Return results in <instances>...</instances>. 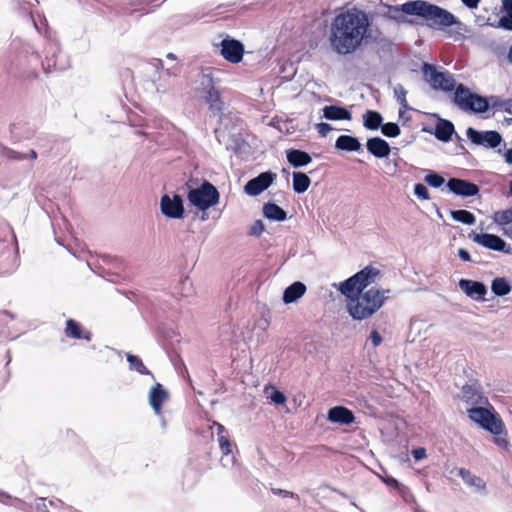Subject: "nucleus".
Segmentation results:
<instances>
[{"label":"nucleus","mask_w":512,"mask_h":512,"mask_svg":"<svg viewBox=\"0 0 512 512\" xmlns=\"http://www.w3.org/2000/svg\"><path fill=\"white\" fill-rule=\"evenodd\" d=\"M370 26L368 15L352 8L337 15L331 24L330 43L340 55L353 53L359 48Z\"/></svg>","instance_id":"nucleus-1"},{"label":"nucleus","mask_w":512,"mask_h":512,"mask_svg":"<svg viewBox=\"0 0 512 512\" xmlns=\"http://www.w3.org/2000/svg\"><path fill=\"white\" fill-rule=\"evenodd\" d=\"M406 10L408 15L421 17L428 27L435 30H443L454 25L461 27L463 24L448 10L423 0H415Z\"/></svg>","instance_id":"nucleus-2"},{"label":"nucleus","mask_w":512,"mask_h":512,"mask_svg":"<svg viewBox=\"0 0 512 512\" xmlns=\"http://www.w3.org/2000/svg\"><path fill=\"white\" fill-rule=\"evenodd\" d=\"M389 290L371 288L347 302L346 308L354 320H364L376 313L384 304Z\"/></svg>","instance_id":"nucleus-3"},{"label":"nucleus","mask_w":512,"mask_h":512,"mask_svg":"<svg viewBox=\"0 0 512 512\" xmlns=\"http://www.w3.org/2000/svg\"><path fill=\"white\" fill-rule=\"evenodd\" d=\"M220 194L217 188L208 181H204L199 187L190 188L187 199L198 210L206 211L219 202Z\"/></svg>","instance_id":"nucleus-4"},{"label":"nucleus","mask_w":512,"mask_h":512,"mask_svg":"<svg viewBox=\"0 0 512 512\" xmlns=\"http://www.w3.org/2000/svg\"><path fill=\"white\" fill-rule=\"evenodd\" d=\"M469 418L484 430L493 435H500L504 431V423L493 409L473 407L468 409Z\"/></svg>","instance_id":"nucleus-5"},{"label":"nucleus","mask_w":512,"mask_h":512,"mask_svg":"<svg viewBox=\"0 0 512 512\" xmlns=\"http://www.w3.org/2000/svg\"><path fill=\"white\" fill-rule=\"evenodd\" d=\"M453 102L464 111H472L475 113L487 112V104L484 97L472 93L463 84H459L455 87Z\"/></svg>","instance_id":"nucleus-6"},{"label":"nucleus","mask_w":512,"mask_h":512,"mask_svg":"<svg viewBox=\"0 0 512 512\" xmlns=\"http://www.w3.org/2000/svg\"><path fill=\"white\" fill-rule=\"evenodd\" d=\"M422 72L425 80L435 90L450 92L456 87L454 76L448 71H438L435 66L424 63Z\"/></svg>","instance_id":"nucleus-7"},{"label":"nucleus","mask_w":512,"mask_h":512,"mask_svg":"<svg viewBox=\"0 0 512 512\" xmlns=\"http://www.w3.org/2000/svg\"><path fill=\"white\" fill-rule=\"evenodd\" d=\"M466 136L472 144L487 149H496L503 142L502 135L495 130L479 131L473 127H468Z\"/></svg>","instance_id":"nucleus-8"},{"label":"nucleus","mask_w":512,"mask_h":512,"mask_svg":"<svg viewBox=\"0 0 512 512\" xmlns=\"http://www.w3.org/2000/svg\"><path fill=\"white\" fill-rule=\"evenodd\" d=\"M276 177L271 171L262 172L245 184L244 192L249 196H258L272 185Z\"/></svg>","instance_id":"nucleus-9"},{"label":"nucleus","mask_w":512,"mask_h":512,"mask_svg":"<svg viewBox=\"0 0 512 512\" xmlns=\"http://www.w3.org/2000/svg\"><path fill=\"white\" fill-rule=\"evenodd\" d=\"M160 208L163 215L172 219H181L184 216L183 199L175 194L172 198L165 194L161 197Z\"/></svg>","instance_id":"nucleus-10"},{"label":"nucleus","mask_w":512,"mask_h":512,"mask_svg":"<svg viewBox=\"0 0 512 512\" xmlns=\"http://www.w3.org/2000/svg\"><path fill=\"white\" fill-rule=\"evenodd\" d=\"M244 45L236 39L225 38L220 43V55L231 63H239L243 58Z\"/></svg>","instance_id":"nucleus-11"},{"label":"nucleus","mask_w":512,"mask_h":512,"mask_svg":"<svg viewBox=\"0 0 512 512\" xmlns=\"http://www.w3.org/2000/svg\"><path fill=\"white\" fill-rule=\"evenodd\" d=\"M446 186L450 192L461 197H471L479 193V187L475 183L459 178H450Z\"/></svg>","instance_id":"nucleus-12"},{"label":"nucleus","mask_w":512,"mask_h":512,"mask_svg":"<svg viewBox=\"0 0 512 512\" xmlns=\"http://www.w3.org/2000/svg\"><path fill=\"white\" fill-rule=\"evenodd\" d=\"M458 286L469 298L476 301L484 300L487 294V287L480 281L461 279Z\"/></svg>","instance_id":"nucleus-13"},{"label":"nucleus","mask_w":512,"mask_h":512,"mask_svg":"<svg viewBox=\"0 0 512 512\" xmlns=\"http://www.w3.org/2000/svg\"><path fill=\"white\" fill-rule=\"evenodd\" d=\"M469 238L474 241L475 243L493 250V251H500V249H503L505 247V241L495 234H489V233H475L471 232L469 234Z\"/></svg>","instance_id":"nucleus-14"},{"label":"nucleus","mask_w":512,"mask_h":512,"mask_svg":"<svg viewBox=\"0 0 512 512\" xmlns=\"http://www.w3.org/2000/svg\"><path fill=\"white\" fill-rule=\"evenodd\" d=\"M169 398L168 391L160 383H155L149 390L148 401L154 413L161 415L162 405Z\"/></svg>","instance_id":"nucleus-15"},{"label":"nucleus","mask_w":512,"mask_h":512,"mask_svg":"<svg viewBox=\"0 0 512 512\" xmlns=\"http://www.w3.org/2000/svg\"><path fill=\"white\" fill-rule=\"evenodd\" d=\"M327 419L332 423L350 425L355 417L351 410L343 406H335L328 410Z\"/></svg>","instance_id":"nucleus-16"},{"label":"nucleus","mask_w":512,"mask_h":512,"mask_svg":"<svg viewBox=\"0 0 512 512\" xmlns=\"http://www.w3.org/2000/svg\"><path fill=\"white\" fill-rule=\"evenodd\" d=\"M366 148L369 153L377 158H386L391 152L388 142L380 137L369 138L366 142Z\"/></svg>","instance_id":"nucleus-17"},{"label":"nucleus","mask_w":512,"mask_h":512,"mask_svg":"<svg viewBox=\"0 0 512 512\" xmlns=\"http://www.w3.org/2000/svg\"><path fill=\"white\" fill-rule=\"evenodd\" d=\"M358 277H355V274L345 281L337 284H334L335 287L347 298V302L351 299L356 298L361 291H359V286L357 284Z\"/></svg>","instance_id":"nucleus-18"},{"label":"nucleus","mask_w":512,"mask_h":512,"mask_svg":"<svg viewBox=\"0 0 512 512\" xmlns=\"http://www.w3.org/2000/svg\"><path fill=\"white\" fill-rule=\"evenodd\" d=\"M305 292V284L300 281H296L284 290L282 300L285 304L295 303L305 294Z\"/></svg>","instance_id":"nucleus-19"},{"label":"nucleus","mask_w":512,"mask_h":512,"mask_svg":"<svg viewBox=\"0 0 512 512\" xmlns=\"http://www.w3.org/2000/svg\"><path fill=\"white\" fill-rule=\"evenodd\" d=\"M323 117L330 121H339V120H351L352 114L345 107L337 106V105H329L325 106L323 109Z\"/></svg>","instance_id":"nucleus-20"},{"label":"nucleus","mask_w":512,"mask_h":512,"mask_svg":"<svg viewBox=\"0 0 512 512\" xmlns=\"http://www.w3.org/2000/svg\"><path fill=\"white\" fill-rule=\"evenodd\" d=\"M378 275L379 270L372 266H367L361 271L357 272L355 277H358L357 284L359 286V291H361V293L365 292L364 290L375 281Z\"/></svg>","instance_id":"nucleus-21"},{"label":"nucleus","mask_w":512,"mask_h":512,"mask_svg":"<svg viewBox=\"0 0 512 512\" xmlns=\"http://www.w3.org/2000/svg\"><path fill=\"white\" fill-rule=\"evenodd\" d=\"M286 158L294 168L304 167L312 162V158L307 152L298 149H288Z\"/></svg>","instance_id":"nucleus-22"},{"label":"nucleus","mask_w":512,"mask_h":512,"mask_svg":"<svg viewBox=\"0 0 512 512\" xmlns=\"http://www.w3.org/2000/svg\"><path fill=\"white\" fill-rule=\"evenodd\" d=\"M454 132L455 129L453 123L449 120L440 118L435 126L433 134L439 141L449 142Z\"/></svg>","instance_id":"nucleus-23"},{"label":"nucleus","mask_w":512,"mask_h":512,"mask_svg":"<svg viewBox=\"0 0 512 512\" xmlns=\"http://www.w3.org/2000/svg\"><path fill=\"white\" fill-rule=\"evenodd\" d=\"M458 475L467 486L474 487L477 491L485 492L486 482L481 477L472 474L470 470L459 468Z\"/></svg>","instance_id":"nucleus-24"},{"label":"nucleus","mask_w":512,"mask_h":512,"mask_svg":"<svg viewBox=\"0 0 512 512\" xmlns=\"http://www.w3.org/2000/svg\"><path fill=\"white\" fill-rule=\"evenodd\" d=\"M463 401L475 405L483 403V396L476 384H465L461 389Z\"/></svg>","instance_id":"nucleus-25"},{"label":"nucleus","mask_w":512,"mask_h":512,"mask_svg":"<svg viewBox=\"0 0 512 512\" xmlns=\"http://www.w3.org/2000/svg\"><path fill=\"white\" fill-rule=\"evenodd\" d=\"M175 74L171 72V69L163 70L159 73L158 79L152 81L154 91L158 94H164L168 92L172 87L171 76Z\"/></svg>","instance_id":"nucleus-26"},{"label":"nucleus","mask_w":512,"mask_h":512,"mask_svg":"<svg viewBox=\"0 0 512 512\" xmlns=\"http://www.w3.org/2000/svg\"><path fill=\"white\" fill-rule=\"evenodd\" d=\"M335 148L338 150L354 152L361 150V143L354 136L340 135L335 142Z\"/></svg>","instance_id":"nucleus-27"},{"label":"nucleus","mask_w":512,"mask_h":512,"mask_svg":"<svg viewBox=\"0 0 512 512\" xmlns=\"http://www.w3.org/2000/svg\"><path fill=\"white\" fill-rule=\"evenodd\" d=\"M65 334L69 338L85 339L86 341H90L92 337L90 332L83 333L80 325L73 319L67 320Z\"/></svg>","instance_id":"nucleus-28"},{"label":"nucleus","mask_w":512,"mask_h":512,"mask_svg":"<svg viewBox=\"0 0 512 512\" xmlns=\"http://www.w3.org/2000/svg\"><path fill=\"white\" fill-rule=\"evenodd\" d=\"M263 215L273 221H284L287 218V213L280 206L275 203H266L263 205Z\"/></svg>","instance_id":"nucleus-29"},{"label":"nucleus","mask_w":512,"mask_h":512,"mask_svg":"<svg viewBox=\"0 0 512 512\" xmlns=\"http://www.w3.org/2000/svg\"><path fill=\"white\" fill-rule=\"evenodd\" d=\"M383 123L382 115L374 110H367L363 114V126L368 130H378Z\"/></svg>","instance_id":"nucleus-30"},{"label":"nucleus","mask_w":512,"mask_h":512,"mask_svg":"<svg viewBox=\"0 0 512 512\" xmlns=\"http://www.w3.org/2000/svg\"><path fill=\"white\" fill-rule=\"evenodd\" d=\"M491 291L495 296L503 297L512 291V285L505 277H497L491 282Z\"/></svg>","instance_id":"nucleus-31"},{"label":"nucleus","mask_w":512,"mask_h":512,"mask_svg":"<svg viewBox=\"0 0 512 512\" xmlns=\"http://www.w3.org/2000/svg\"><path fill=\"white\" fill-rule=\"evenodd\" d=\"M215 88V81L210 72L203 71L198 75L196 90L204 95Z\"/></svg>","instance_id":"nucleus-32"},{"label":"nucleus","mask_w":512,"mask_h":512,"mask_svg":"<svg viewBox=\"0 0 512 512\" xmlns=\"http://www.w3.org/2000/svg\"><path fill=\"white\" fill-rule=\"evenodd\" d=\"M127 362L129 364V370L136 371L139 374L149 375L154 380V375L146 368L143 361L136 355L131 353L126 354Z\"/></svg>","instance_id":"nucleus-33"},{"label":"nucleus","mask_w":512,"mask_h":512,"mask_svg":"<svg viewBox=\"0 0 512 512\" xmlns=\"http://www.w3.org/2000/svg\"><path fill=\"white\" fill-rule=\"evenodd\" d=\"M293 190L297 194H302L307 191L310 186V178L303 172H293Z\"/></svg>","instance_id":"nucleus-34"},{"label":"nucleus","mask_w":512,"mask_h":512,"mask_svg":"<svg viewBox=\"0 0 512 512\" xmlns=\"http://www.w3.org/2000/svg\"><path fill=\"white\" fill-rule=\"evenodd\" d=\"M202 97L204 98L205 102L209 104V108L211 111H213L214 113L222 111L223 102L221 101L219 91L216 88H214L211 91H208L207 93L202 95Z\"/></svg>","instance_id":"nucleus-35"},{"label":"nucleus","mask_w":512,"mask_h":512,"mask_svg":"<svg viewBox=\"0 0 512 512\" xmlns=\"http://www.w3.org/2000/svg\"><path fill=\"white\" fill-rule=\"evenodd\" d=\"M214 426L217 429V436L220 449L222 453L227 456L231 453L232 444L230 440L225 435H223V433L225 432V427L216 422L214 423Z\"/></svg>","instance_id":"nucleus-36"},{"label":"nucleus","mask_w":512,"mask_h":512,"mask_svg":"<svg viewBox=\"0 0 512 512\" xmlns=\"http://www.w3.org/2000/svg\"><path fill=\"white\" fill-rule=\"evenodd\" d=\"M450 215L454 221L466 224V225H473L476 222L475 216L467 211V210H451Z\"/></svg>","instance_id":"nucleus-37"},{"label":"nucleus","mask_w":512,"mask_h":512,"mask_svg":"<svg viewBox=\"0 0 512 512\" xmlns=\"http://www.w3.org/2000/svg\"><path fill=\"white\" fill-rule=\"evenodd\" d=\"M393 92H394V97L396 98V100L398 101V103L401 106L399 109V115L402 116V114L405 110L410 109V107L407 103V100H406L407 90L401 84H396L393 88Z\"/></svg>","instance_id":"nucleus-38"},{"label":"nucleus","mask_w":512,"mask_h":512,"mask_svg":"<svg viewBox=\"0 0 512 512\" xmlns=\"http://www.w3.org/2000/svg\"><path fill=\"white\" fill-rule=\"evenodd\" d=\"M413 1H408V2H405L404 4L400 5V6H389V5H386L387 8H388V11L386 13V16L389 18V19H393V20H396V21H399L403 18V14H407L408 15V11L406 10V7L412 3Z\"/></svg>","instance_id":"nucleus-39"},{"label":"nucleus","mask_w":512,"mask_h":512,"mask_svg":"<svg viewBox=\"0 0 512 512\" xmlns=\"http://www.w3.org/2000/svg\"><path fill=\"white\" fill-rule=\"evenodd\" d=\"M380 128H381L382 134L389 138L397 137L398 135H400V132H401L399 126L393 122H389L386 124L382 123V126Z\"/></svg>","instance_id":"nucleus-40"},{"label":"nucleus","mask_w":512,"mask_h":512,"mask_svg":"<svg viewBox=\"0 0 512 512\" xmlns=\"http://www.w3.org/2000/svg\"><path fill=\"white\" fill-rule=\"evenodd\" d=\"M424 180L428 185H430L433 188H439L445 183L444 178L440 174L433 171H430L425 176Z\"/></svg>","instance_id":"nucleus-41"},{"label":"nucleus","mask_w":512,"mask_h":512,"mask_svg":"<svg viewBox=\"0 0 512 512\" xmlns=\"http://www.w3.org/2000/svg\"><path fill=\"white\" fill-rule=\"evenodd\" d=\"M484 100L486 101V104H487V110L489 108L503 110L504 103L506 101V99H504L500 96H496V95H493L490 97H484Z\"/></svg>","instance_id":"nucleus-42"},{"label":"nucleus","mask_w":512,"mask_h":512,"mask_svg":"<svg viewBox=\"0 0 512 512\" xmlns=\"http://www.w3.org/2000/svg\"><path fill=\"white\" fill-rule=\"evenodd\" d=\"M494 220L499 225H506L512 222V207L510 209L495 213Z\"/></svg>","instance_id":"nucleus-43"},{"label":"nucleus","mask_w":512,"mask_h":512,"mask_svg":"<svg viewBox=\"0 0 512 512\" xmlns=\"http://www.w3.org/2000/svg\"><path fill=\"white\" fill-rule=\"evenodd\" d=\"M495 28H502L504 30L512 31V14H504L500 17L496 24H491Z\"/></svg>","instance_id":"nucleus-44"},{"label":"nucleus","mask_w":512,"mask_h":512,"mask_svg":"<svg viewBox=\"0 0 512 512\" xmlns=\"http://www.w3.org/2000/svg\"><path fill=\"white\" fill-rule=\"evenodd\" d=\"M414 194L422 200L429 199L428 189L424 184L417 183L414 185Z\"/></svg>","instance_id":"nucleus-45"},{"label":"nucleus","mask_w":512,"mask_h":512,"mask_svg":"<svg viewBox=\"0 0 512 512\" xmlns=\"http://www.w3.org/2000/svg\"><path fill=\"white\" fill-rule=\"evenodd\" d=\"M267 397L275 404H284L286 401L284 393L274 388H272L271 394Z\"/></svg>","instance_id":"nucleus-46"},{"label":"nucleus","mask_w":512,"mask_h":512,"mask_svg":"<svg viewBox=\"0 0 512 512\" xmlns=\"http://www.w3.org/2000/svg\"><path fill=\"white\" fill-rule=\"evenodd\" d=\"M265 226L262 220H256L250 227L249 234L251 236H260L264 231Z\"/></svg>","instance_id":"nucleus-47"},{"label":"nucleus","mask_w":512,"mask_h":512,"mask_svg":"<svg viewBox=\"0 0 512 512\" xmlns=\"http://www.w3.org/2000/svg\"><path fill=\"white\" fill-rule=\"evenodd\" d=\"M316 129L322 137H326L328 133L332 130V126L328 123L321 122L316 124Z\"/></svg>","instance_id":"nucleus-48"},{"label":"nucleus","mask_w":512,"mask_h":512,"mask_svg":"<svg viewBox=\"0 0 512 512\" xmlns=\"http://www.w3.org/2000/svg\"><path fill=\"white\" fill-rule=\"evenodd\" d=\"M412 456L414 457L415 461H421L426 457V450L425 448L419 447L412 450Z\"/></svg>","instance_id":"nucleus-49"},{"label":"nucleus","mask_w":512,"mask_h":512,"mask_svg":"<svg viewBox=\"0 0 512 512\" xmlns=\"http://www.w3.org/2000/svg\"><path fill=\"white\" fill-rule=\"evenodd\" d=\"M369 338H370V340H371V342H372V344H373V346H374V347L379 346V345L381 344V342H382V337H381V335L378 333V331H376V330H373V331L371 332V334H370V337H369Z\"/></svg>","instance_id":"nucleus-50"},{"label":"nucleus","mask_w":512,"mask_h":512,"mask_svg":"<svg viewBox=\"0 0 512 512\" xmlns=\"http://www.w3.org/2000/svg\"><path fill=\"white\" fill-rule=\"evenodd\" d=\"M458 256L462 261L468 262L471 260L470 253L466 249H459Z\"/></svg>","instance_id":"nucleus-51"},{"label":"nucleus","mask_w":512,"mask_h":512,"mask_svg":"<svg viewBox=\"0 0 512 512\" xmlns=\"http://www.w3.org/2000/svg\"><path fill=\"white\" fill-rule=\"evenodd\" d=\"M272 492L276 495H281V496H284V497H294V493L293 492H290V491H287V490H282V489H277V488H273L272 489Z\"/></svg>","instance_id":"nucleus-52"},{"label":"nucleus","mask_w":512,"mask_h":512,"mask_svg":"<svg viewBox=\"0 0 512 512\" xmlns=\"http://www.w3.org/2000/svg\"><path fill=\"white\" fill-rule=\"evenodd\" d=\"M461 1L469 9H476L480 2V0H461Z\"/></svg>","instance_id":"nucleus-53"},{"label":"nucleus","mask_w":512,"mask_h":512,"mask_svg":"<svg viewBox=\"0 0 512 512\" xmlns=\"http://www.w3.org/2000/svg\"><path fill=\"white\" fill-rule=\"evenodd\" d=\"M503 10L506 14H512V0H503Z\"/></svg>","instance_id":"nucleus-54"},{"label":"nucleus","mask_w":512,"mask_h":512,"mask_svg":"<svg viewBox=\"0 0 512 512\" xmlns=\"http://www.w3.org/2000/svg\"><path fill=\"white\" fill-rule=\"evenodd\" d=\"M385 483L391 487L399 488L401 487L400 483L393 477H387L385 479Z\"/></svg>","instance_id":"nucleus-55"},{"label":"nucleus","mask_w":512,"mask_h":512,"mask_svg":"<svg viewBox=\"0 0 512 512\" xmlns=\"http://www.w3.org/2000/svg\"><path fill=\"white\" fill-rule=\"evenodd\" d=\"M502 111H505L512 115V99H506L504 103V108Z\"/></svg>","instance_id":"nucleus-56"},{"label":"nucleus","mask_w":512,"mask_h":512,"mask_svg":"<svg viewBox=\"0 0 512 512\" xmlns=\"http://www.w3.org/2000/svg\"><path fill=\"white\" fill-rule=\"evenodd\" d=\"M47 60H48V68L53 67L55 69H60L61 70V69H64V67H65L64 65L59 64L57 59L54 60L53 63H51V59L47 58Z\"/></svg>","instance_id":"nucleus-57"},{"label":"nucleus","mask_w":512,"mask_h":512,"mask_svg":"<svg viewBox=\"0 0 512 512\" xmlns=\"http://www.w3.org/2000/svg\"><path fill=\"white\" fill-rule=\"evenodd\" d=\"M505 162L512 165V148L506 150L504 153Z\"/></svg>","instance_id":"nucleus-58"},{"label":"nucleus","mask_w":512,"mask_h":512,"mask_svg":"<svg viewBox=\"0 0 512 512\" xmlns=\"http://www.w3.org/2000/svg\"><path fill=\"white\" fill-rule=\"evenodd\" d=\"M10 499H11V496L7 492L0 490V502L6 504L7 501Z\"/></svg>","instance_id":"nucleus-59"},{"label":"nucleus","mask_w":512,"mask_h":512,"mask_svg":"<svg viewBox=\"0 0 512 512\" xmlns=\"http://www.w3.org/2000/svg\"><path fill=\"white\" fill-rule=\"evenodd\" d=\"M499 252H503L505 254L511 255L512 254V247L505 242V247L503 249H500Z\"/></svg>","instance_id":"nucleus-60"},{"label":"nucleus","mask_w":512,"mask_h":512,"mask_svg":"<svg viewBox=\"0 0 512 512\" xmlns=\"http://www.w3.org/2000/svg\"><path fill=\"white\" fill-rule=\"evenodd\" d=\"M505 235L512 240V227H509L508 229L505 230Z\"/></svg>","instance_id":"nucleus-61"},{"label":"nucleus","mask_w":512,"mask_h":512,"mask_svg":"<svg viewBox=\"0 0 512 512\" xmlns=\"http://www.w3.org/2000/svg\"><path fill=\"white\" fill-rule=\"evenodd\" d=\"M29 155H30V157H31L32 159H36V158H37V153H36V151H34V150H30Z\"/></svg>","instance_id":"nucleus-62"},{"label":"nucleus","mask_w":512,"mask_h":512,"mask_svg":"<svg viewBox=\"0 0 512 512\" xmlns=\"http://www.w3.org/2000/svg\"><path fill=\"white\" fill-rule=\"evenodd\" d=\"M509 196H512V180L509 183Z\"/></svg>","instance_id":"nucleus-63"},{"label":"nucleus","mask_w":512,"mask_h":512,"mask_svg":"<svg viewBox=\"0 0 512 512\" xmlns=\"http://www.w3.org/2000/svg\"><path fill=\"white\" fill-rule=\"evenodd\" d=\"M509 60L512 63V46H511V48L509 50Z\"/></svg>","instance_id":"nucleus-64"}]
</instances>
